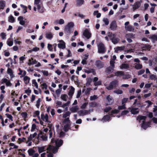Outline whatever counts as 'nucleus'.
<instances>
[{
    "mask_svg": "<svg viewBox=\"0 0 157 157\" xmlns=\"http://www.w3.org/2000/svg\"><path fill=\"white\" fill-rule=\"evenodd\" d=\"M38 152L39 153H41L46 149L48 151H52L53 153H55L57 152L58 148L56 147L52 146L49 145L47 148H46V146L39 147H37Z\"/></svg>",
    "mask_w": 157,
    "mask_h": 157,
    "instance_id": "1",
    "label": "nucleus"
},
{
    "mask_svg": "<svg viewBox=\"0 0 157 157\" xmlns=\"http://www.w3.org/2000/svg\"><path fill=\"white\" fill-rule=\"evenodd\" d=\"M41 0H34L33 7V10L35 11H36L37 10L40 13L44 12L45 10L43 6L40 4Z\"/></svg>",
    "mask_w": 157,
    "mask_h": 157,
    "instance_id": "2",
    "label": "nucleus"
},
{
    "mask_svg": "<svg viewBox=\"0 0 157 157\" xmlns=\"http://www.w3.org/2000/svg\"><path fill=\"white\" fill-rule=\"evenodd\" d=\"M146 117L145 116H139L137 118V120L140 122H142L141 127L145 129L147 127L149 126L150 123L149 122L145 123V121Z\"/></svg>",
    "mask_w": 157,
    "mask_h": 157,
    "instance_id": "3",
    "label": "nucleus"
},
{
    "mask_svg": "<svg viewBox=\"0 0 157 157\" xmlns=\"http://www.w3.org/2000/svg\"><path fill=\"white\" fill-rule=\"evenodd\" d=\"M74 25L73 22H71L68 23L65 27L64 31L66 33H71L73 32L72 28Z\"/></svg>",
    "mask_w": 157,
    "mask_h": 157,
    "instance_id": "4",
    "label": "nucleus"
},
{
    "mask_svg": "<svg viewBox=\"0 0 157 157\" xmlns=\"http://www.w3.org/2000/svg\"><path fill=\"white\" fill-rule=\"evenodd\" d=\"M118 85V82L117 80H114L111 82L109 85L106 86V88L108 90H110L116 88Z\"/></svg>",
    "mask_w": 157,
    "mask_h": 157,
    "instance_id": "5",
    "label": "nucleus"
},
{
    "mask_svg": "<svg viewBox=\"0 0 157 157\" xmlns=\"http://www.w3.org/2000/svg\"><path fill=\"white\" fill-rule=\"evenodd\" d=\"M98 52L99 53L103 54L106 51L104 44L102 43H99L97 45Z\"/></svg>",
    "mask_w": 157,
    "mask_h": 157,
    "instance_id": "6",
    "label": "nucleus"
},
{
    "mask_svg": "<svg viewBox=\"0 0 157 157\" xmlns=\"http://www.w3.org/2000/svg\"><path fill=\"white\" fill-rule=\"evenodd\" d=\"M42 120L45 122L49 123L51 122L48 120V116L47 114L42 113L41 115L40 120ZM40 123L42 124V122L40 120Z\"/></svg>",
    "mask_w": 157,
    "mask_h": 157,
    "instance_id": "7",
    "label": "nucleus"
},
{
    "mask_svg": "<svg viewBox=\"0 0 157 157\" xmlns=\"http://www.w3.org/2000/svg\"><path fill=\"white\" fill-rule=\"evenodd\" d=\"M117 27L116 21L113 20L110 23L109 28L111 30L115 31L117 30Z\"/></svg>",
    "mask_w": 157,
    "mask_h": 157,
    "instance_id": "8",
    "label": "nucleus"
},
{
    "mask_svg": "<svg viewBox=\"0 0 157 157\" xmlns=\"http://www.w3.org/2000/svg\"><path fill=\"white\" fill-rule=\"evenodd\" d=\"M51 143H55L56 146L59 147L60 146L63 144V141L61 140H55L54 139H52L51 140Z\"/></svg>",
    "mask_w": 157,
    "mask_h": 157,
    "instance_id": "9",
    "label": "nucleus"
},
{
    "mask_svg": "<svg viewBox=\"0 0 157 157\" xmlns=\"http://www.w3.org/2000/svg\"><path fill=\"white\" fill-rule=\"evenodd\" d=\"M58 42H60V43L58 44V46L59 48L63 49L66 48L65 43L63 40H59Z\"/></svg>",
    "mask_w": 157,
    "mask_h": 157,
    "instance_id": "10",
    "label": "nucleus"
},
{
    "mask_svg": "<svg viewBox=\"0 0 157 157\" xmlns=\"http://www.w3.org/2000/svg\"><path fill=\"white\" fill-rule=\"evenodd\" d=\"M1 82L2 83H5L7 86H12V83L6 78H3L2 79Z\"/></svg>",
    "mask_w": 157,
    "mask_h": 157,
    "instance_id": "11",
    "label": "nucleus"
},
{
    "mask_svg": "<svg viewBox=\"0 0 157 157\" xmlns=\"http://www.w3.org/2000/svg\"><path fill=\"white\" fill-rule=\"evenodd\" d=\"M75 90V88L72 86H71L69 88V91L68 93V95L71 98L73 96Z\"/></svg>",
    "mask_w": 157,
    "mask_h": 157,
    "instance_id": "12",
    "label": "nucleus"
},
{
    "mask_svg": "<svg viewBox=\"0 0 157 157\" xmlns=\"http://www.w3.org/2000/svg\"><path fill=\"white\" fill-rule=\"evenodd\" d=\"M95 65L98 68H101L103 67V63L99 60H97L95 62Z\"/></svg>",
    "mask_w": 157,
    "mask_h": 157,
    "instance_id": "13",
    "label": "nucleus"
},
{
    "mask_svg": "<svg viewBox=\"0 0 157 157\" xmlns=\"http://www.w3.org/2000/svg\"><path fill=\"white\" fill-rule=\"evenodd\" d=\"M78 114L80 116H83L88 114V111L86 110H81L78 112Z\"/></svg>",
    "mask_w": 157,
    "mask_h": 157,
    "instance_id": "14",
    "label": "nucleus"
},
{
    "mask_svg": "<svg viewBox=\"0 0 157 157\" xmlns=\"http://www.w3.org/2000/svg\"><path fill=\"white\" fill-rule=\"evenodd\" d=\"M83 34L87 39H89L91 37V34L87 29L85 30Z\"/></svg>",
    "mask_w": 157,
    "mask_h": 157,
    "instance_id": "15",
    "label": "nucleus"
},
{
    "mask_svg": "<svg viewBox=\"0 0 157 157\" xmlns=\"http://www.w3.org/2000/svg\"><path fill=\"white\" fill-rule=\"evenodd\" d=\"M37 61L33 58H31V59H29L28 64L29 66H30L34 64L37 63Z\"/></svg>",
    "mask_w": 157,
    "mask_h": 157,
    "instance_id": "16",
    "label": "nucleus"
},
{
    "mask_svg": "<svg viewBox=\"0 0 157 157\" xmlns=\"http://www.w3.org/2000/svg\"><path fill=\"white\" fill-rule=\"evenodd\" d=\"M131 112L132 114H135L138 113H139V111L138 110V108H133L132 107H131L128 108Z\"/></svg>",
    "mask_w": 157,
    "mask_h": 157,
    "instance_id": "17",
    "label": "nucleus"
},
{
    "mask_svg": "<svg viewBox=\"0 0 157 157\" xmlns=\"http://www.w3.org/2000/svg\"><path fill=\"white\" fill-rule=\"evenodd\" d=\"M106 99L108 101L107 103V105H110L113 103V99L110 95H109L107 96Z\"/></svg>",
    "mask_w": 157,
    "mask_h": 157,
    "instance_id": "18",
    "label": "nucleus"
},
{
    "mask_svg": "<svg viewBox=\"0 0 157 157\" xmlns=\"http://www.w3.org/2000/svg\"><path fill=\"white\" fill-rule=\"evenodd\" d=\"M140 6V4L139 2H137L135 3L134 5H132L133 11L139 8Z\"/></svg>",
    "mask_w": 157,
    "mask_h": 157,
    "instance_id": "19",
    "label": "nucleus"
},
{
    "mask_svg": "<svg viewBox=\"0 0 157 157\" xmlns=\"http://www.w3.org/2000/svg\"><path fill=\"white\" fill-rule=\"evenodd\" d=\"M149 38L151 40L153 43H154L157 40V35L154 34L151 35L149 36Z\"/></svg>",
    "mask_w": 157,
    "mask_h": 157,
    "instance_id": "20",
    "label": "nucleus"
},
{
    "mask_svg": "<svg viewBox=\"0 0 157 157\" xmlns=\"http://www.w3.org/2000/svg\"><path fill=\"white\" fill-rule=\"evenodd\" d=\"M84 72L87 74H89L91 73H93L94 75L96 74L95 71L93 69H87L84 70Z\"/></svg>",
    "mask_w": 157,
    "mask_h": 157,
    "instance_id": "21",
    "label": "nucleus"
},
{
    "mask_svg": "<svg viewBox=\"0 0 157 157\" xmlns=\"http://www.w3.org/2000/svg\"><path fill=\"white\" fill-rule=\"evenodd\" d=\"M110 120V116L109 115H106L102 119H101V121L103 122H105Z\"/></svg>",
    "mask_w": 157,
    "mask_h": 157,
    "instance_id": "22",
    "label": "nucleus"
},
{
    "mask_svg": "<svg viewBox=\"0 0 157 157\" xmlns=\"http://www.w3.org/2000/svg\"><path fill=\"white\" fill-rule=\"evenodd\" d=\"M126 30L128 31H134V27L131 25H129L125 27Z\"/></svg>",
    "mask_w": 157,
    "mask_h": 157,
    "instance_id": "23",
    "label": "nucleus"
},
{
    "mask_svg": "<svg viewBox=\"0 0 157 157\" xmlns=\"http://www.w3.org/2000/svg\"><path fill=\"white\" fill-rule=\"evenodd\" d=\"M70 101H68L66 103L63 104L61 106V107L63 108H65L64 110L65 111H67L68 110V108L66 107L69 105V104L70 103Z\"/></svg>",
    "mask_w": 157,
    "mask_h": 157,
    "instance_id": "24",
    "label": "nucleus"
},
{
    "mask_svg": "<svg viewBox=\"0 0 157 157\" xmlns=\"http://www.w3.org/2000/svg\"><path fill=\"white\" fill-rule=\"evenodd\" d=\"M18 20L19 21V24L21 25H23L25 23V22L23 20V17L22 16H20L18 18Z\"/></svg>",
    "mask_w": 157,
    "mask_h": 157,
    "instance_id": "25",
    "label": "nucleus"
},
{
    "mask_svg": "<svg viewBox=\"0 0 157 157\" xmlns=\"http://www.w3.org/2000/svg\"><path fill=\"white\" fill-rule=\"evenodd\" d=\"M40 113V112L39 111H36L33 113V116L34 117H37L40 121V118L39 116Z\"/></svg>",
    "mask_w": 157,
    "mask_h": 157,
    "instance_id": "26",
    "label": "nucleus"
},
{
    "mask_svg": "<svg viewBox=\"0 0 157 157\" xmlns=\"http://www.w3.org/2000/svg\"><path fill=\"white\" fill-rule=\"evenodd\" d=\"M108 36L110 38V40L111 41L116 36V35L115 34H113L112 33L109 32L107 34Z\"/></svg>",
    "mask_w": 157,
    "mask_h": 157,
    "instance_id": "27",
    "label": "nucleus"
},
{
    "mask_svg": "<svg viewBox=\"0 0 157 157\" xmlns=\"http://www.w3.org/2000/svg\"><path fill=\"white\" fill-rule=\"evenodd\" d=\"M45 36L47 39H51L53 37V35L51 32H48L46 33Z\"/></svg>",
    "mask_w": 157,
    "mask_h": 157,
    "instance_id": "28",
    "label": "nucleus"
},
{
    "mask_svg": "<svg viewBox=\"0 0 157 157\" xmlns=\"http://www.w3.org/2000/svg\"><path fill=\"white\" fill-rule=\"evenodd\" d=\"M6 2L5 1H0V9H3L5 6Z\"/></svg>",
    "mask_w": 157,
    "mask_h": 157,
    "instance_id": "29",
    "label": "nucleus"
},
{
    "mask_svg": "<svg viewBox=\"0 0 157 157\" xmlns=\"http://www.w3.org/2000/svg\"><path fill=\"white\" fill-rule=\"evenodd\" d=\"M120 68L121 69H127L129 68V65L127 63H123L120 66Z\"/></svg>",
    "mask_w": 157,
    "mask_h": 157,
    "instance_id": "30",
    "label": "nucleus"
},
{
    "mask_svg": "<svg viewBox=\"0 0 157 157\" xmlns=\"http://www.w3.org/2000/svg\"><path fill=\"white\" fill-rule=\"evenodd\" d=\"M134 67L135 69L137 70H139L142 68V65L140 63H136L134 64Z\"/></svg>",
    "mask_w": 157,
    "mask_h": 157,
    "instance_id": "31",
    "label": "nucleus"
},
{
    "mask_svg": "<svg viewBox=\"0 0 157 157\" xmlns=\"http://www.w3.org/2000/svg\"><path fill=\"white\" fill-rule=\"evenodd\" d=\"M78 109V106L72 107L70 109V111L73 113L76 112Z\"/></svg>",
    "mask_w": 157,
    "mask_h": 157,
    "instance_id": "32",
    "label": "nucleus"
},
{
    "mask_svg": "<svg viewBox=\"0 0 157 157\" xmlns=\"http://www.w3.org/2000/svg\"><path fill=\"white\" fill-rule=\"evenodd\" d=\"M125 47L124 46H123L122 47H118L117 48H115V52H117L118 51L124 50L125 48Z\"/></svg>",
    "mask_w": 157,
    "mask_h": 157,
    "instance_id": "33",
    "label": "nucleus"
},
{
    "mask_svg": "<svg viewBox=\"0 0 157 157\" xmlns=\"http://www.w3.org/2000/svg\"><path fill=\"white\" fill-rule=\"evenodd\" d=\"M55 23L56 24H59L60 25H62L64 23V20L62 19H61L59 20H56L55 21Z\"/></svg>",
    "mask_w": 157,
    "mask_h": 157,
    "instance_id": "34",
    "label": "nucleus"
},
{
    "mask_svg": "<svg viewBox=\"0 0 157 157\" xmlns=\"http://www.w3.org/2000/svg\"><path fill=\"white\" fill-rule=\"evenodd\" d=\"M94 16H96V17L98 18H99L101 16V14L100 13H98V10L94 11L93 13Z\"/></svg>",
    "mask_w": 157,
    "mask_h": 157,
    "instance_id": "35",
    "label": "nucleus"
},
{
    "mask_svg": "<svg viewBox=\"0 0 157 157\" xmlns=\"http://www.w3.org/2000/svg\"><path fill=\"white\" fill-rule=\"evenodd\" d=\"M124 72L122 71H118L115 73V75L117 76H122L124 73Z\"/></svg>",
    "mask_w": 157,
    "mask_h": 157,
    "instance_id": "36",
    "label": "nucleus"
},
{
    "mask_svg": "<svg viewBox=\"0 0 157 157\" xmlns=\"http://www.w3.org/2000/svg\"><path fill=\"white\" fill-rule=\"evenodd\" d=\"M24 82L26 84H28L30 81V78L27 76H25L24 78Z\"/></svg>",
    "mask_w": 157,
    "mask_h": 157,
    "instance_id": "37",
    "label": "nucleus"
},
{
    "mask_svg": "<svg viewBox=\"0 0 157 157\" xmlns=\"http://www.w3.org/2000/svg\"><path fill=\"white\" fill-rule=\"evenodd\" d=\"M35 151L32 149H30L28 151V152L29 156H32L34 153Z\"/></svg>",
    "mask_w": 157,
    "mask_h": 157,
    "instance_id": "38",
    "label": "nucleus"
},
{
    "mask_svg": "<svg viewBox=\"0 0 157 157\" xmlns=\"http://www.w3.org/2000/svg\"><path fill=\"white\" fill-rule=\"evenodd\" d=\"M37 134L35 132L33 134L30 135L28 138V141H30L33 138L35 137L37 135Z\"/></svg>",
    "mask_w": 157,
    "mask_h": 157,
    "instance_id": "39",
    "label": "nucleus"
},
{
    "mask_svg": "<svg viewBox=\"0 0 157 157\" xmlns=\"http://www.w3.org/2000/svg\"><path fill=\"white\" fill-rule=\"evenodd\" d=\"M63 123L64 124H70V121L69 120V117H67L65 118L63 121Z\"/></svg>",
    "mask_w": 157,
    "mask_h": 157,
    "instance_id": "40",
    "label": "nucleus"
},
{
    "mask_svg": "<svg viewBox=\"0 0 157 157\" xmlns=\"http://www.w3.org/2000/svg\"><path fill=\"white\" fill-rule=\"evenodd\" d=\"M119 40H120L118 38L116 37L112 40V42L114 44H116L118 42Z\"/></svg>",
    "mask_w": 157,
    "mask_h": 157,
    "instance_id": "41",
    "label": "nucleus"
},
{
    "mask_svg": "<svg viewBox=\"0 0 157 157\" xmlns=\"http://www.w3.org/2000/svg\"><path fill=\"white\" fill-rule=\"evenodd\" d=\"M68 96L66 94H62L61 95V98L64 101H67Z\"/></svg>",
    "mask_w": 157,
    "mask_h": 157,
    "instance_id": "42",
    "label": "nucleus"
},
{
    "mask_svg": "<svg viewBox=\"0 0 157 157\" xmlns=\"http://www.w3.org/2000/svg\"><path fill=\"white\" fill-rule=\"evenodd\" d=\"M84 0H77L76 3L78 6H81L83 4Z\"/></svg>",
    "mask_w": 157,
    "mask_h": 157,
    "instance_id": "43",
    "label": "nucleus"
},
{
    "mask_svg": "<svg viewBox=\"0 0 157 157\" xmlns=\"http://www.w3.org/2000/svg\"><path fill=\"white\" fill-rule=\"evenodd\" d=\"M20 40L21 38H18L16 39H15L14 40L15 44L20 45L21 43V42L20 41Z\"/></svg>",
    "mask_w": 157,
    "mask_h": 157,
    "instance_id": "44",
    "label": "nucleus"
},
{
    "mask_svg": "<svg viewBox=\"0 0 157 157\" xmlns=\"http://www.w3.org/2000/svg\"><path fill=\"white\" fill-rule=\"evenodd\" d=\"M157 76L154 74H151L149 76V78L151 80H155Z\"/></svg>",
    "mask_w": 157,
    "mask_h": 157,
    "instance_id": "45",
    "label": "nucleus"
},
{
    "mask_svg": "<svg viewBox=\"0 0 157 157\" xmlns=\"http://www.w3.org/2000/svg\"><path fill=\"white\" fill-rule=\"evenodd\" d=\"M64 126V130L65 131L67 132L69 130L70 127V124H65Z\"/></svg>",
    "mask_w": 157,
    "mask_h": 157,
    "instance_id": "46",
    "label": "nucleus"
},
{
    "mask_svg": "<svg viewBox=\"0 0 157 157\" xmlns=\"http://www.w3.org/2000/svg\"><path fill=\"white\" fill-rule=\"evenodd\" d=\"M8 21L10 22H14L15 21V19L14 17L12 15L10 16L9 17Z\"/></svg>",
    "mask_w": 157,
    "mask_h": 157,
    "instance_id": "47",
    "label": "nucleus"
},
{
    "mask_svg": "<svg viewBox=\"0 0 157 157\" xmlns=\"http://www.w3.org/2000/svg\"><path fill=\"white\" fill-rule=\"evenodd\" d=\"M103 21L105 25H108L109 23V21L108 19L107 18H104L103 19Z\"/></svg>",
    "mask_w": 157,
    "mask_h": 157,
    "instance_id": "48",
    "label": "nucleus"
},
{
    "mask_svg": "<svg viewBox=\"0 0 157 157\" xmlns=\"http://www.w3.org/2000/svg\"><path fill=\"white\" fill-rule=\"evenodd\" d=\"M113 92L117 94H121L123 93V91L120 89H117L114 90Z\"/></svg>",
    "mask_w": 157,
    "mask_h": 157,
    "instance_id": "49",
    "label": "nucleus"
},
{
    "mask_svg": "<svg viewBox=\"0 0 157 157\" xmlns=\"http://www.w3.org/2000/svg\"><path fill=\"white\" fill-rule=\"evenodd\" d=\"M71 114V113L69 111L66 112L63 114V118H66L67 117H69Z\"/></svg>",
    "mask_w": 157,
    "mask_h": 157,
    "instance_id": "50",
    "label": "nucleus"
},
{
    "mask_svg": "<svg viewBox=\"0 0 157 157\" xmlns=\"http://www.w3.org/2000/svg\"><path fill=\"white\" fill-rule=\"evenodd\" d=\"M32 86H35L36 89L38 88V85L35 80H33L32 81Z\"/></svg>",
    "mask_w": 157,
    "mask_h": 157,
    "instance_id": "51",
    "label": "nucleus"
},
{
    "mask_svg": "<svg viewBox=\"0 0 157 157\" xmlns=\"http://www.w3.org/2000/svg\"><path fill=\"white\" fill-rule=\"evenodd\" d=\"M131 77L130 75L127 74H124V73L122 75V78L123 79H128Z\"/></svg>",
    "mask_w": 157,
    "mask_h": 157,
    "instance_id": "52",
    "label": "nucleus"
},
{
    "mask_svg": "<svg viewBox=\"0 0 157 157\" xmlns=\"http://www.w3.org/2000/svg\"><path fill=\"white\" fill-rule=\"evenodd\" d=\"M114 68V67L111 66L108 68L107 69V71L108 73L113 72Z\"/></svg>",
    "mask_w": 157,
    "mask_h": 157,
    "instance_id": "53",
    "label": "nucleus"
},
{
    "mask_svg": "<svg viewBox=\"0 0 157 157\" xmlns=\"http://www.w3.org/2000/svg\"><path fill=\"white\" fill-rule=\"evenodd\" d=\"M10 40V39H8V40L7 41V44L9 46H11L13 45V42L12 41H9V40Z\"/></svg>",
    "mask_w": 157,
    "mask_h": 157,
    "instance_id": "54",
    "label": "nucleus"
},
{
    "mask_svg": "<svg viewBox=\"0 0 157 157\" xmlns=\"http://www.w3.org/2000/svg\"><path fill=\"white\" fill-rule=\"evenodd\" d=\"M89 105L90 107H94L97 106V103L95 102H93L90 103Z\"/></svg>",
    "mask_w": 157,
    "mask_h": 157,
    "instance_id": "55",
    "label": "nucleus"
},
{
    "mask_svg": "<svg viewBox=\"0 0 157 157\" xmlns=\"http://www.w3.org/2000/svg\"><path fill=\"white\" fill-rule=\"evenodd\" d=\"M125 37H128L129 38L132 39L134 38V35L132 33H129L127 34Z\"/></svg>",
    "mask_w": 157,
    "mask_h": 157,
    "instance_id": "56",
    "label": "nucleus"
},
{
    "mask_svg": "<svg viewBox=\"0 0 157 157\" xmlns=\"http://www.w3.org/2000/svg\"><path fill=\"white\" fill-rule=\"evenodd\" d=\"M56 106L57 107L61 106V105H62V103L61 101H56Z\"/></svg>",
    "mask_w": 157,
    "mask_h": 157,
    "instance_id": "57",
    "label": "nucleus"
},
{
    "mask_svg": "<svg viewBox=\"0 0 157 157\" xmlns=\"http://www.w3.org/2000/svg\"><path fill=\"white\" fill-rule=\"evenodd\" d=\"M98 98L97 95H94L93 96H91L90 97V101L94 100Z\"/></svg>",
    "mask_w": 157,
    "mask_h": 157,
    "instance_id": "58",
    "label": "nucleus"
},
{
    "mask_svg": "<svg viewBox=\"0 0 157 157\" xmlns=\"http://www.w3.org/2000/svg\"><path fill=\"white\" fill-rule=\"evenodd\" d=\"M40 98H39L38 100L36 101V106L37 108H39L40 104Z\"/></svg>",
    "mask_w": 157,
    "mask_h": 157,
    "instance_id": "59",
    "label": "nucleus"
},
{
    "mask_svg": "<svg viewBox=\"0 0 157 157\" xmlns=\"http://www.w3.org/2000/svg\"><path fill=\"white\" fill-rule=\"evenodd\" d=\"M6 34L4 33H2L0 34V36L3 40L5 39H6Z\"/></svg>",
    "mask_w": 157,
    "mask_h": 157,
    "instance_id": "60",
    "label": "nucleus"
},
{
    "mask_svg": "<svg viewBox=\"0 0 157 157\" xmlns=\"http://www.w3.org/2000/svg\"><path fill=\"white\" fill-rule=\"evenodd\" d=\"M128 100V98H123L121 101L122 104H124Z\"/></svg>",
    "mask_w": 157,
    "mask_h": 157,
    "instance_id": "61",
    "label": "nucleus"
},
{
    "mask_svg": "<svg viewBox=\"0 0 157 157\" xmlns=\"http://www.w3.org/2000/svg\"><path fill=\"white\" fill-rule=\"evenodd\" d=\"M126 107L125 104H123L122 105L119 106L118 107V109L119 110L124 109Z\"/></svg>",
    "mask_w": 157,
    "mask_h": 157,
    "instance_id": "62",
    "label": "nucleus"
},
{
    "mask_svg": "<svg viewBox=\"0 0 157 157\" xmlns=\"http://www.w3.org/2000/svg\"><path fill=\"white\" fill-rule=\"evenodd\" d=\"M62 91V88L59 89L56 91V94L57 95H59Z\"/></svg>",
    "mask_w": 157,
    "mask_h": 157,
    "instance_id": "63",
    "label": "nucleus"
},
{
    "mask_svg": "<svg viewBox=\"0 0 157 157\" xmlns=\"http://www.w3.org/2000/svg\"><path fill=\"white\" fill-rule=\"evenodd\" d=\"M153 112L155 116H157V106L155 107L153 109Z\"/></svg>",
    "mask_w": 157,
    "mask_h": 157,
    "instance_id": "64",
    "label": "nucleus"
}]
</instances>
